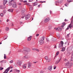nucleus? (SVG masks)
Wrapping results in <instances>:
<instances>
[{"label": "nucleus", "instance_id": "nucleus-1", "mask_svg": "<svg viewBox=\"0 0 73 73\" xmlns=\"http://www.w3.org/2000/svg\"><path fill=\"white\" fill-rule=\"evenodd\" d=\"M22 62H23L21 61H18V62L16 63V64H15L14 66H16L17 65H19V66H21V64H22Z\"/></svg>", "mask_w": 73, "mask_h": 73}, {"label": "nucleus", "instance_id": "nucleus-2", "mask_svg": "<svg viewBox=\"0 0 73 73\" xmlns=\"http://www.w3.org/2000/svg\"><path fill=\"white\" fill-rule=\"evenodd\" d=\"M73 20L71 21V23L69 25V26H68L67 28L66 29L67 30H68L69 29V28H71L73 27Z\"/></svg>", "mask_w": 73, "mask_h": 73}, {"label": "nucleus", "instance_id": "nucleus-3", "mask_svg": "<svg viewBox=\"0 0 73 73\" xmlns=\"http://www.w3.org/2000/svg\"><path fill=\"white\" fill-rule=\"evenodd\" d=\"M61 43L59 44V48H61L63 46V44H64V42L62 41H61Z\"/></svg>", "mask_w": 73, "mask_h": 73}, {"label": "nucleus", "instance_id": "nucleus-4", "mask_svg": "<svg viewBox=\"0 0 73 73\" xmlns=\"http://www.w3.org/2000/svg\"><path fill=\"white\" fill-rule=\"evenodd\" d=\"M23 52L24 54L25 55H27L28 54V52L27 51L24 49L23 48Z\"/></svg>", "mask_w": 73, "mask_h": 73}, {"label": "nucleus", "instance_id": "nucleus-5", "mask_svg": "<svg viewBox=\"0 0 73 73\" xmlns=\"http://www.w3.org/2000/svg\"><path fill=\"white\" fill-rule=\"evenodd\" d=\"M23 49H24L28 53V52H31V49L28 48H27L25 47H24Z\"/></svg>", "mask_w": 73, "mask_h": 73}, {"label": "nucleus", "instance_id": "nucleus-6", "mask_svg": "<svg viewBox=\"0 0 73 73\" xmlns=\"http://www.w3.org/2000/svg\"><path fill=\"white\" fill-rule=\"evenodd\" d=\"M11 69V67H9L5 70L3 73H7L8 72V71L9 70V69Z\"/></svg>", "mask_w": 73, "mask_h": 73}, {"label": "nucleus", "instance_id": "nucleus-7", "mask_svg": "<svg viewBox=\"0 0 73 73\" xmlns=\"http://www.w3.org/2000/svg\"><path fill=\"white\" fill-rule=\"evenodd\" d=\"M50 21V19L49 18H47L44 20V21L45 23H48V22L49 21Z\"/></svg>", "mask_w": 73, "mask_h": 73}, {"label": "nucleus", "instance_id": "nucleus-8", "mask_svg": "<svg viewBox=\"0 0 73 73\" xmlns=\"http://www.w3.org/2000/svg\"><path fill=\"white\" fill-rule=\"evenodd\" d=\"M13 7L14 8H17V5H16V2H14V3H13V5H12Z\"/></svg>", "mask_w": 73, "mask_h": 73}, {"label": "nucleus", "instance_id": "nucleus-9", "mask_svg": "<svg viewBox=\"0 0 73 73\" xmlns=\"http://www.w3.org/2000/svg\"><path fill=\"white\" fill-rule=\"evenodd\" d=\"M28 68H30L32 67V64L30 62H28Z\"/></svg>", "mask_w": 73, "mask_h": 73}, {"label": "nucleus", "instance_id": "nucleus-10", "mask_svg": "<svg viewBox=\"0 0 73 73\" xmlns=\"http://www.w3.org/2000/svg\"><path fill=\"white\" fill-rule=\"evenodd\" d=\"M48 70L51 71V70H52V66H49L48 68Z\"/></svg>", "mask_w": 73, "mask_h": 73}, {"label": "nucleus", "instance_id": "nucleus-11", "mask_svg": "<svg viewBox=\"0 0 73 73\" xmlns=\"http://www.w3.org/2000/svg\"><path fill=\"white\" fill-rule=\"evenodd\" d=\"M66 23H65L64 22H63L62 23V25L61 26V27L62 28H63L64 27V26L66 25Z\"/></svg>", "mask_w": 73, "mask_h": 73}, {"label": "nucleus", "instance_id": "nucleus-12", "mask_svg": "<svg viewBox=\"0 0 73 73\" xmlns=\"http://www.w3.org/2000/svg\"><path fill=\"white\" fill-rule=\"evenodd\" d=\"M30 17V15L29 14L25 16V19L26 20H28Z\"/></svg>", "mask_w": 73, "mask_h": 73}, {"label": "nucleus", "instance_id": "nucleus-13", "mask_svg": "<svg viewBox=\"0 0 73 73\" xmlns=\"http://www.w3.org/2000/svg\"><path fill=\"white\" fill-rule=\"evenodd\" d=\"M27 64H24L22 66V67L24 69H25L27 68Z\"/></svg>", "mask_w": 73, "mask_h": 73}, {"label": "nucleus", "instance_id": "nucleus-14", "mask_svg": "<svg viewBox=\"0 0 73 73\" xmlns=\"http://www.w3.org/2000/svg\"><path fill=\"white\" fill-rule=\"evenodd\" d=\"M30 58V56H29L28 55H25L23 57L24 59H25V58Z\"/></svg>", "mask_w": 73, "mask_h": 73}, {"label": "nucleus", "instance_id": "nucleus-15", "mask_svg": "<svg viewBox=\"0 0 73 73\" xmlns=\"http://www.w3.org/2000/svg\"><path fill=\"white\" fill-rule=\"evenodd\" d=\"M56 30L58 31H61L62 30V29L60 27H58L57 28Z\"/></svg>", "mask_w": 73, "mask_h": 73}, {"label": "nucleus", "instance_id": "nucleus-16", "mask_svg": "<svg viewBox=\"0 0 73 73\" xmlns=\"http://www.w3.org/2000/svg\"><path fill=\"white\" fill-rule=\"evenodd\" d=\"M44 38L45 37L44 36H42L40 40L41 41H44Z\"/></svg>", "mask_w": 73, "mask_h": 73}, {"label": "nucleus", "instance_id": "nucleus-17", "mask_svg": "<svg viewBox=\"0 0 73 73\" xmlns=\"http://www.w3.org/2000/svg\"><path fill=\"white\" fill-rule=\"evenodd\" d=\"M39 42L40 45H42V44H44V41L40 40Z\"/></svg>", "mask_w": 73, "mask_h": 73}, {"label": "nucleus", "instance_id": "nucleus-18", "mask_svg": "<svg viewBox=\"0 0 73 73\" xmlns=\"http://www.w3.org/2000/svg\"><path fill=\"white\" fill-rule=\"evenodd\" d=\"M14 2H12L11 1H10V2L9 3V5H10L11 6V5H12V4H13Z\"/></svg>", "mask_w": 73, "mask_h": 73}, {"label": "nucleus", "instance_id": "nucleus-19", "mask_svg": "<svg viewBox=\"0 0 73 73\" xmlns=\"http://www.w3.org/2000/svg\"><path fill=\"white\" fill-rule=\"evenodd\" d=\"M32 39V36H30L29 37H28L27 38V41H31Z\"/></svg>", "mask_w": 73, "mask_h": 73}, {"label": "nucleus", "instance_id": "nucleus-20", "mask_svg": "<svg viewBox=\"0 0 73 73\" xmlns=\"http://www.w3.org/2000/svg\"><path fill=\"white\" fill-rule=\"evenodd\" d=\"M29 8L30 11H32L33 9V7L31 6V5L29 6Z\"/></svg>", "mask_w": 73, "mask_h": 73}, {"label": "nucleus", "instance_id": "nucleus-21", "mask_svg": "<svg viewBox=\"0 0 73 73\" xmlns=\"http://www.w3.org/2000/svg\"><path fill=\"white\" fill-rule=\"evenodd\" d=\"M3 0L4 1L3 2V4L4 5H5V4L7 3V2H8V1H5V0Z\"/></svg>", "mask_w": 73, "mask_h": 73}, {"label": "nucleus", "instance_id": "nucleus-22", "mask_svg": "<svg viewBox=\"0 0 73 73\" xmlns=\"http://www.w3.org/2000/svg\"><path fill=\"white\" fill-rule=\"evenodd\" d=\"M37 5H38V3H37V2H35L33 5V6H36Z\"/></svg>", "mask_w": 73, "mask_h": 73}, {"label": "nucleus", "instance_id": "nucleus-23", "mask_svg": "<svg viewBox=\"0 0 73 73\" xmlns=\"http://www.w3.org/2000/svg\"><path fill=\"white\" fill-rule=\"evenodd\" d=\"M13 9H10L8 10V11L9 12H13Z\"/></svg>", "mask_w": 73, "mask_h": 73}, {"label": "nucleus", "instance_id": "nucleus-24", "mask_svg": "<svg viewBox=\"0 0 73 73\" xmlns=\"http://www.w3.org/2000/svg\"><path fill=\"white\" fill-rule=\"evenodd\" d=\"M0 9H4L5 7H4L3 5H1L0 6Z\"/></svg>", "mask_w": 73, "mask_h": 73}, {"label": "nucleus", "instance_id": "nucleus-25", "mask_svg": "<svg viewBox=\"0 0 73 73\" xmlns=\"http://www.w3.org/2000/svg\"><path fill=\"white\" fill-rule=\"evenodd\" d=\"M55 4L56 5H58V2L57 1H56Z\"/></svg>", "mask_w": 73, "mask_h": 73}, {"label": "nucleus", "instance_id": "nucleus-26", "mask_svg": "<svg viewBox=\"0 0 73 73\" xmlns=\"http://www.w3.org/2000/svg\"><path fill=\"white\" fill-rule=\"evenodd\" d=\"M52 60V59L51 58H50L49 59H48L47 60V62H50Z\"/></svg>", "mask_w": 73, "mask_h": 73}, {"label": "nucleus", "instance_id": "nucleus-27", "mask_svg": "<svg viewBox=\"0 0 73 73\" xmlns=\"http://www.w3.org/2000/svg\"><path fill=\"white\" fill-rule=\"evenodd\" d=\"M15 70V72H17V73H19L20 72V70H18L16 69Z\"/></svg>", "mask_w": 73, "mask_h": 73}, {"label": "nucleus", "instance_id": "nucleus-28", "mask_svg": "<svg viewBox=\"0 0 73 73\" xmlns=\"http://www.w3.org/2000/svg\"><path fill=\"white\" fill-rule=\"evenodd\" d=\"M65 47H63L62 48V50H61V51H65Z\"/></svg>", "mask_w": 73, "mask_h": 73}, {"label": "nucleus", "instance_id": "nucleus-29", "mask_svg": "<svg viewBox=\"0 0 73 73\" xmlns=\"http://www.w3.org/2000/svg\"><path fill=\"white\" fill-rule=\"evenodd\" d=\"M62 0H58V2L59 3H62Z\"/></svg>", "mask_w": 73, "mask_h": 73}, {"label": "nucleus", "instance_id": "nucleus-30", "mask_svg": "<svg viewBox=\"0 0 73 73\" xmlns=\"http://www.w3.org/2000/svg\"><path fill=\"white\" fill-rule=\"evenodd\" d=\"M61 60V58H60L59 60V61H57L56 62V64H58V63L60 61V60Z\"/></svg>", "mask_w": 73, "mask_h": 73}, {"label": "nucleus", "instance_id": "nucleus-31", "mask_svg": "<svg viewBox=\"0 0 73 73\" xmlns=\"http://www.w3.org/2000/svg\"><path fill=\"white\" fill-rule=\"evenodd\" d=\"M5 30L6 31H8V30H9V28L8 27H6L5 28Z\"/></svg>", "mask_w": 73, "mask_h": 73}, {"label": "nucleus", "instance_id": "nucleus-32", "mask_svg": "<svg viewBox=\"0 0 73 73\" xmlns=\"http://www.w3.org/2000/svg\"><path fill=\"white\" fill-rule=\"evenodd\" d=\"M44 58L46 60H48V57L47 56H45Z\"/></svg>", "mask_w": 73, "mask_h": 73}, {"label": "nucleus", "instance_id": "nucleus-33", "mask_svg": "<svg viewBox=\"0 0 73 73\" xmlns=\"http://www.w3.org/2000/svg\"><path fill=\"white\" fill-rule=\"evenodd\" d=\"M6 10H3V15L5 14V13H6Z\"/></svg>", "mask_w": 73, "mask_h": 73}, {"label": "nucleus", "instance_id": "nucleus-34", "mask_svg": "<svg viewBox=\"0 0 73 73\" xmlns=\"http://www.w3.org/2000/svg\"><path fill=\"white\" fill-rule=\"evenodd\" d=\"M35 50L36 51V52H40V50H39V49L36 48Z\"/></svg>", "mask_w": 73, "mask_h": 73}, {"label": "nucleus", "instance_id": "nucleus-35", "mask_svg": "<svg viewBox=\"0 0 73 73\" xmlns=\"http://www.w3.org/2000/svg\"><path fill=\"white\" fill-rule=\"evenodd\" d=\"M25 11V9H22V12L23 13V12H24Z\"/></svg>", "mask_w": 73, "mask_h": 73}, {"label": "nucleus", "instance_id": "nucleus-36", "mask_svg": "<svg viewBox=\"0 0 73 73\" xmlns=\"http://www.w3.org/2000/svg\"><path fill=\"white\" fill-rule=\"evenodd\" d=\"M0 16H1V17H3V16H4V14H3V13H1L0 14Z\"/></svg>", "mask_w": 73, "mask_h": 73}, {"label": "nucleus", "instance_id": "nucleus-37", "mask_svg": "<svg viewBox=\"0 0 73 73\" xmlns=\"http://www.w3.org/2000/svg\"><path fill=\"white\" fill-rule=\"evenodd\" d=\"M59 54V51H57L56 53V55H58Z\"/></svg>", "mask_w": 73, "mask_h": 73}, {"label": "nucleus", "instance_id": "nucleus-38", "mask_svg": "<svg viewBox=\"0 0 73 73\" xmlns=\"http://www.w3.org/2000/svg\"><path fill=\"white\" fill-rule=\"evenodd\" d=\"M73 60V56H72L71 61H72Z\"/></svg>", "mask_w": 73, "mask_h": 73}, {"label": "nucleus", "instance_id": "nucleus-39", "mask_svg": "<svg viewBox=\"0 0 73 73\" xmlns=\"http://www.w3.org/2000/svg\"><path fill=\"white\" fill-rule=\"evenodd\" d=\"M25 14H24L23 16H22V19H24V17H25Z\"/></svg>", "mask_w": 73, "mask_h": 73}, {"label": "nucleus", "instance_id": "nucleus-40", "mask_svg": "<svg viewBox=\"0 0 73 73\" xmlns=\"http://www.w3.org/2000/svg\"><path fill=\"white\" fill-rule=\"evenodd\" d=\"M56 40H57V39L55 38H54V39H52V41H56Z\"/></svg>", "mask_w": 73, "mask_h": 73}, {"label": "nucleus", "instance_id": "nucleus-41", "mask_svg": "<svg viewBox=\"0 0 73 73\" xmlns=\"http://www.w3.org/2000/svg\"><path fill=\"white\" fill-rule=\"evenodd\" d=\"M4 59H6L7 58V56L6 55H4Z\"/></svg>", "mask_w": 73, "mask_h": 73}, {"label": "nucleus", "instance_id": "nucleus-42", "mask_svg": "<svg viewBox=\"0 0 73 73\" xmlns=\"http://www.w3.org/2000/svg\"><path fill=\"white\" fill-rule=\"evenodd\" d=\"M36 48H33L32 49V50H36Z\"/></svg>", "mask_w": 73, "mask_h": 73}, {"label": "nucleus", "instance_id": "nucleus-43", "mask_svg": "<svg viewBox=\"0 0 73 73\" xmlns=\"http://www.w3.org/2000/svg\"><path fill=\"white\" fill-rule=\"evenodd\" d=\"M13 60H11L10 61V63H13Z\"/></svg>", "mask_w": 73, "mask_h": 73}, {"label": "nucleus", "instance_id": "nucleus-44", "mask_svg": "<svg viewBox=\"0 0 73 73\" xmlns=\"http://www.w3.org/2000/svg\"><path fill=\"white\" fill-rule=\"evenodd\" d=\"M25 4H26V5H27L29 6H29L31 5H29V4L25 3Z\"/></svg>", "mask_w": 73, "mask_h": 73}, {"label": "nucleus", "instance_id": "nucleus-45", "mask_svg": "<svg viewBox=\"0 0 73 73\" xmlns=\"http://www.w3.org/2000/svg\"><path fill=\"white\" fill-rule=\"evenodd\" d=\"M7 62V61L6 60H3V63H6Z\"/></svg>", "mask_w": 73, "mask_h": 73}, {"label": "nucleus", "instance_id": "nucleus-46", "mask_svg": "<svg viewBox=\"0 0 73 73\" xmlns=\"http://www.w3.org/2000/svg\"><path fill=\"white\" fill-rule=\"evenodd\" d=\"M69 35H70V33L67 35V37H68L69 36Z\"/></svg>", "mask_w": 73, "mask_h": 73}, {"label": "nucleus", "instance_id": "nucleus-47", "mask_svg": "<svg viewBox=\"0 0 73 73\" xmlns=\"http://www.w3.org/2000/svg\"><path fill=\"white\" fill-rule=\"evenodd\" d=\"M3 69V68L1 67L0 68V70H2Z\"/></svg>", "mask_w": 73, "mask_h": 73}, {"label": "nucleus", "instance_id": "nucleus-48", "mask_svg": "<svg viewBox=\"0 0 73 73\" xmlns=\"http://www.w3.org/2000/svg\"><path fill=\"white\" fill-rule=\"evenodd\" d=\"M5 39L4 40H5L6 39H7V37H8V36H5Z\"/></svg>", "mask_w": 73, "mask_h": 73}, {"label": "nucleus", "instance_id": "nucleus-49", "mask_svg": "<svg viewBox=\"0 0 73 73\" xmlns=\"http://www.w3.org/2000/svg\"><path fill=\"white\" fill-rule=\"evenodd\" d=\"M33 1V0H29V2H32V1Z\"/></svg>", "mask_w": 73, "mask_h": 73}, {"label": "nucleus", "instance_id": "nucleus-50", "mask_svg": "<svg viewBox=\"0 0 73 73\" xmlns=\"http://www.w3.org/2000/svg\"><path fill=\"white\" fill-rule=\"evenodd\" d=\"M0 62H1L2 63H4V60H2V61H1Z\"/></svg>", "mask_w": 73, "mask_h": 73}, {"label": "nucleus", "instance_id": "nucleus-51", "mask_svg": "<svg viewBox=\"0 0 73 73\" xmlns=\"http://www.w3.org/2000/svg\"><path fill=\"white\" fill-rule=\"evenodd\" d=\"M23 3H27V1H23Z\"/></svg>", "mask_w": 73, "mask_h": 73}, {"label": "nucleus", "instance_id": "nucleus-52", "mask_svg": "<svg viewBox=\"0 0 73 73\" xmlns=\"http://www.w3.org/2000/svg\"><path fill=\"white\" fill-rule=\"evenodd\" d=\"M70 0H67V1L68 2H69V3H70V2H72V1H70Z\"/></svg>", "mask_w": 73, "mask_h": 73}, {"label": "nucleus", "instance_id": "nucleus-53", "mask_svg": "<svg viewBox=\"0 0 73 73\" xmlns=\"http://www.w3.org/2000/svg\"><path fill=\"white\" fill-rule=\"evenodd\" d=\"M47 42H49V39H47Z\"/></svg>", "mask_w": 73, "mask_h": 73}, {"label": "nucleus", "instance_id": "nucleus-54", "mask_svg": "<svg viewBox=\"0 0 73 73\" xmlns=\"http://www.w3.org/2000/svg\"><path fill=\"white\" fill-rule=\"evenodd\" d=\"M21 52V50H18V52Z\"/></svg>", "mask_w": 73, "mask_h": 73}, {"label": "nucleus", "instance_id": "nucleus-55", "mask_svg": "<svg viewBox=\"0 0 73 73\" xmlns=\"http://www.w3.org/2000/svg\"><path fill=\"white\" fill-rule=\"evenodd\" d=\"M18 5H21V3H18Z\"/></svg>", "mask_w": 73, "mask_h": 73}, {"label": "nucleus", "instance_id": "nucleus-56", "mask_svg": "<svg viewBox=\"0 0 73 73\" xmlns=\"http://www.w3.org/2000/svg\"><path fill=\"white\" fill-rule=\"evenodd\" d=\"M68 5V4L66 3V4H65V6H66V7H67V5Z\"/></svg>", "mask_w": 73, "mask_h": 73}, {"label": "nucleus", "instance_id": "nucleus-57", "mask_svg": "<svg viewBox=\"0 0 73 73\" xmlns=\"http://www.w3.org/2000/svg\"><path fill=\"white\" fill-rule=\"evenodd\" d=\"M44 72L42 71H41L40 72V73H44Z\"/></svg>", "mask_w": 73, "mask_h": 73}, {"label": "nucleus", "instance_id": "nucleus-58", "mask_svg": "<svg viewBox=\"0 0 73 73\" xmlns=\"http://www.w3.org/2000/svg\"><path fill=\"white\" fill-rule=\"evenodd\" d=\"M56 68V66H54V69H55Z\"/></svg>", "mask_w": 73, "mask_h": 73}, {"label": "nucleus", "instance_id": "nucleus-59", "mask_svg": "<svg viewBox=\"0 0 73 73\" xmlns=\"http://www.w3.org/2000/svg\"><path fill=\"white\" fill-rule=\"evenodd\" d=\"M37 62H38L37 61H36V62H34L33 63L34 64H36V63H37Z\"/></svg>", "mask_w": 73, "mask_h": 73}, {"label": "nucleus", "instance_id": "nucleus-60", "mask_svg": "<svg viewBox=\"0 0 73 73\" xmlns=\"http://www.w3.org/2000/svg\"><path fill=\"white\" fill-rule=\"evenodd\" d=\"M65 21H68V20H66V19L64 20Z\"/></svg>", "mask_w": 73, "mask_h": 73}, {"label": "nucleus", "instance_id": "nucleus-61", "mask_svg": "<svg viewBox=\"0 0 73 73\" xmlns=\"http://www.w3.org/2000/svg\"><path fill=\"white\" fill-rule=\"evenodd\" d=\"M20 2H23V0H20Z\"/></svg>", "mask_w": 73, "mask_h": 73}, {"label": "nucleus", "instance_id": "nucleus-62", "mask_svg": "<svg viewBox=\"0 0 73 73\" xmlns=\"http://www.w3.org/2000/svg\"><path fill=\"white\" fill-rule=\"evenodd\" d=\"M39 36V34H36V36Z\"/></svg>", "mask_w": 73, "mask_h": 73}, {"label": "nucleus", "instance_id": "nucleus-63", "mask_svg": "<svg viewBox=\"0 0 73 73\" xmlns=\"http://www.w3.org/2000/svg\"><path fill=\"white\" fill-rule=\"evenodd\" d=\"M40 3H44V2L42 1H40Z\"/></svg>", "mask_w": 73, "mask_h": 73}, {"label": "nucleus", "instance_id": "nucleus-64", "mask_svg": "<svg viewBox=\"0 0 73 73\" xmlns=\"http://www.w3.org/2000/svg\"><path fill=\"white\" fill-rule=\"evenodd\" d=\"M22 23H23V22H20V24H22Z\"/></svg>", "mask_w": 73, "mask_h": 73}]
</instances>
